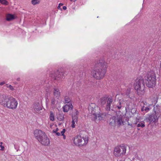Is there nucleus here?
<instances>
[{"instance_id":"1","label":"nucleus","mask_w":161,"mask_h":161,"mask_svg":"<svg viewBox=\"0 0 161 161\" xmlns=\"http://www.w3.org/2000/svg\"><path fill=\"white\" fill-rule=\"evenodd\" d=\"M107 64L102 58L95 63L91 72V75L94 78L100 80L104 76L106 72Z\"/></svg>"},{"instance_id":"2","label":"nucleus","mask_w":161,"mask_h":161,"mask_svg":"<svg viewBox=\"0 0 161 161\" xmlns=\"http://www.w3.org/2000/svg\"><path fill=\"white\" fill-rule=\"evenodd\" d=\"M145 83L147 86L149 88H153L156 85V76L154 71H148L145 77Z\"/></svg>"},{"instance_id":"3","label":"nucleus","mask_w":161,"mask_h":161,"mask_svg":"<svg viewBox=\"0 0 161 161\" xmlns=\"http://www.w3.org/2000/svg\"><path fill=\"white\" fill-rule=\"evenodd\" d=\"M109 124L115 126L116 125L120 126L124 125V121L123 117L121 115L112 116L110 119Z\"/></svg>"},{"instance_id":"4","label":"nucleus","mask_w":161,"mask_h":161,"mask_svg":"<svg viewBox=\"0 0 161 161\" xmlns=\"http://www.w3.org/2000/svg\"><path fill=\"white\" fill-rule=\"evenodd\" d=\"M135 89L138 93L142 94L145 89V83L143 79H137L134 84Z\"/></svg>"},{"instance_id":"5","label":"nucleus","mask_w":161,"mask_h":161,"mask_svg":"<svg viewBox=\"0 0 161 161\" xmlns=\"http://www.w3.org/2000/svg\"><path fill=\"white\" fill-rule=\"evenodd\" d=\"M88 137L85 136L82 137L80 136H75L74 140V143L78 146H84L86 145L88 142Z\"/></svg>"},{"instance_id":"6","label":"nucleus","mask_w":161,"mask_h":161,"mask_svg":"<svg viewBox=\"0 0 161 161\" xmlns=\"http://www.w3.org/2000/svg\"><path fill=\"white\" fill-rule=\"evenodd\" d=\"M126 147L125 146H120L116 147L114 151V154L116 157H122L126 152Z\"/></svg>"},{"instance_id":"7","label":"nucleus","mask_w":161,"mask_h":161,"mask_svg":"<svg viewBox=\"0 0 161 161\" xmlns=\"http://www.w3.org/2000/svg\"><path fill=\"white\" fill-rule=\"evenodd\" d=\"M6 108L14 110L17 107L18 102L17 100L12 96H9L7 103Z\"/></svg>"},{"instance_id":"8","label":"nucleus","mask_w":161,"mask_h":161,"mask_svg":"<svg viewBox=\"0 0 161 161\" xmlns=\"http://www.w3.org/2000/svg\"><path fill=\"white\" fill-rule=\"evenodd\" d=\"M64 73L63 71L53 72V73L50 74V76L52 77L54 80H61L64 76Z\"/></svg>"},{"instance_id":"9","label":"nucleus","mask_w":161,"mask_h":161,"mask_svg":"<svg viewBox=\"0 0 161 161\" xmlns=\"http://www.w3.org/2000/svg\"><path fill=\"white\" fill-rule=\"evenodd\" d=\"M158 119L155 114L148 115L146 118V120L147 122H148L150 124H155L158 121Z\"/></svg>"},{"instance_id":"10","label":"nucleus","mask_w":161,"mask_h":161,"mask_svg":"<svg viewBox=\"0 0 161 161\" xmlns=\"http://www.w3.org/2000/svg\"><path fill=\"white\" fill-rule=\"evenodd\" d=\"M88 108L89 112L92 114V117L93 116L97 118V113H96V109H98V108L97 107H96L95 104L94 103H91L90 104Z\"/></svg>"},{"instance_id":"11","label":"nucleus","mask_w":161,"mask_h":161,"mask_svg":"<svg viewBox=\"0 0 161 161\" xmlns=\"http://www.w3.org/2000/svg\"><path fill=\"white\" fill-rule=\"evenodd\" d=\"M38 141L42 145L44 146H48L49 145L50 143L49 138L46 134L39 140Z\"/></svg>"},{"instance_id":"12","label":"nucleus","mask_w":161,"mask_h":161,"mask_svg":"<svg viewBox=\"0 0 161 161\" xmlns=\"http://www.w3.org/2000/svg\"><path fill=\"white\" fill-rule=\"evenodd\" d=\"M34 134L35 138L38 141L46 135L45 133L44 132L38 129L35 130L34 131Z\"/></svg>"},{"instance_id":"13","label":"nucleus","mask_w":161,"mask_h":161,"mask_svg":"<svg viewBox=\"0 0 161 161\" xmlns=\"http://www.w3.org/2000/svg\"><path fill=\"white\" fill-rule=\"evenodd\" d=\"M9 96L2 95L0 96V104L6 107Z\"/></svg>"},{"instance_id":"14","label":"nucleus","mask_w":161,"mask_h":161,"mask_svg":"<svg viewBox=\"0 0 161 161\" xmlns=\"http://www.w3.org/2000/svg\"><path fill=\"white\" fill-rule=\"evenodd\" d=\"M53 95L54 97L58 98L60 96V92L58 87L55 86L53 88Z\"/></svg>"},{"instance_id":"15","label":"nucleus","mask_w":161,"mask_h":161,"mask_svg":"<svg viewBox=\"0 0 161 161\" xmlns=\"http://www.w3.org/2000/svg\"><path fill=\"white\" fill-rule=\"evenodd\" d=\"M73 108V106L72 103L69 104H66L63 107V111L64 112H68L69 109H72Z\"/></svg>"},{"instance_id":"16","label":"nucleus","mask_w":161,"mask_h":161,"mask_svg":"<svg viewBox=\"0 0 161 161\" xmlns=\"http://www.w3.org/2000/svg\"><path fill=\"white\" fill-rule=\"evenodd\" d=\"M33 108L36 112L39 111L42 109L40 104L38 103H36L34 104Z\"/></svg>"},{"instance_id":"17","label":"nucleus","mask_w":161,"mask_h":161,"mask_svg":"<svg viewBox=\"0 0 161 161\" xmlns=\"http://www.w3.org/2000/svg\"><path fill=\"white\" fill-rule=\"evenodd\" d=\"M78 117L75 115L72 116L71 127L73 128H74L75 127V123H77V121Z\"/></svg>"},{"instance_id":"18","label":"nucleus","mask_w":161,"mask_h":161,"mask_svg":"<svg viewBox=\"0 0 161 161\" xmlns=\"http://www.w3.org/2000/svg\"><path fill=\"white\" fill-rule=\"evenodd\" d=\"M107 103L106 105V108L107 110H110V106L112 102V99L111 98H108L107 100Z\"/></svg>"},{"instance_id":"19","label":"nucleus","mask_w":161,"mask_h":161,"mask_svg":"<svg viewBox=\"0 0 161 161\" xmlns=\"http://www.w3.org/2000/svg\"><path fill=\"white\" fill-rule=\"evenodd\" d=\"M102 116V114H101L100 113L97 114V118L94 117L92 116V119L93 120H95L97 119H98V120H101L103 119V117Z\"/></svg>"},{"instance_id":"20","label":"nucleus","mask_w":161,"mask_h":161,"mask_svg":"<svg viewBox=\"0 0 161 161\" xmlns=\"http://www.w3.org/2000/svg\"><path fill=\"white\" fill-rule=\"evenodd\" d=\"M140 106L142 107L141 108L144 109L146 106H149L150 105H151V104H149L148 103H147L146 102H142L140 103Z\"/></svg>"},{"instance_id":"21","label":"nucleus","mask_w":161,"mask_h":161,"mask_svg":"<svg viewBox=\"0 0 161 161\" xmlns=\"http://www.w3.org/2000/svg\"><path fill=\"white\" fill-rule=\"evenodd\" d=\"M14 19V15L11 14H8L6 16V20L8 21H10Z\"/></svg>"},{"instance_id":"22","label":"nucleus","mask_w":161,"mask_h":161,"mask_svg":"<svg viewBox=\"0 0 161 161\" xmlns=\"http://www.w3.org/2000/svg\"><path fill=\"white\" fill-rule=\"evenodd\" d=\"M159 109L160 107L159 106H156L155 107H154L153 110L156 115V114H158L160 112Z\"/></svg>"},{"instance_id":"23","label":"nucleus","mask_w":161,"mask_h":161,"mask_svg":"<svg viewBox=\"0 0 161 161\" xmlns=\"http://www.w3.org/2000/svg\"><path fill=\"white\" fill-rule=\"evenodd\" d=\"M57 119L59 121H63L64 119V115L63 114H59L57 116Z\"/></svg>"},{"instance_id":"24","label":"nucleus","mask_w":161,"mask_h":161,"mask_svg":"<svg viewBox=\"0 0 161 161\" xmlns=\"http://www.w3.org/2000/svg\"><path fill=\"white\" fill-rule=\"evenodd\" d=\"M64 100L65 103H68L69 104L71 103V99L68 96H65L64 97Z\"/></svg>"},{"instance_id":"25","label":"nucleus","mask_w":161,"mask_h":161,"mask_svg":"<svg viewBox=\"0 0 161 161\" xmlns=\"http://www.w3.org/2000/svg\"><path fill=\"white\" fill-rule=\"evenodd\" d=\"M41 0H32L31 1V3L33 5H35L39 4Z\"/></svg>"},{"instance_id":"26","label":"nucleus","mask_w":161,"mask_h":161,"mask_svg":"<svg viewBox=\"0 0 161 161\" xmlns=\"http://www.w3.org/2000/svg\"><path fill=\"white\" fill-rule=\"evenodd\" d=\"M133 155H134V156L132 158V160L137 159H141L139 158L138 154L136 153H134Z\"/></svg>"},{"instance_id":"27","label":"nucleus","mask_w":161,"mask_h":161,"mask_svg":"<svg viewBox=\"0 0 161 161\" xmlns=\"http://www.w3.org/2000/svg\"><path fill=\"white\" fill-rule=\"evenodd\" d=\"M149 106H146V107L144 109H143V108H141V111H145L146 112L149 111L150 109L148 107Z\"/></svg>"},{"instance_id":"28","label":"nucleus","mask_w":161,"mask_h":161,"mask_svg":"<svg viewBox=\"0 0 161 161\" xmlns=\"http://www.w3.org/2000/svg\"><path fill=\"white\" fill-rule=\"evenodd\" d=\"M145 126V125H144V122H142L140 123H139L137 125V127H141L143 128Z\"/></svg>"},{"instance_id":"29","label":"nucleus","mask_w":161,"mask_h":161,"mask_svg":"<svg viewBox=\"0 0 161 161\" xmlns=\"http://www.w3.org/2000/svg\"><path fill=\"white\" fill-rule=\"evenodd\" d=\"M107 101L106 98L105 97L101 99V103L102 105H104Z\"/></svg>"},{"instance_id":"30","label":"nucleus","mask_w":161,"mask_h":161,"mask_svg":"<svg viewBox=\"0 0 161 161\" xmlns=\"http://www.w3.org/2000/svg\"><path fill=\"white\" fill-rule=\"evenodd\" d=\"M0 2L1 4L5 5H7L8 4V1L6 0H0Z\"/></svg>"},{"instance_id":"31","label":"nucleus","mask_w":161,"mask_h":161,"mask_svg":"<svg viewBox=\"0 0 161 161\" xmlns=\"http://www.w3.org/2000/svg\"><path fill=\"white\" fill-rule=\"evenodd\" d=\"M50 119L52 121H53L54 120V115L53 112H51L50 113Z\"/></svg>"},{"instance_id":"32","label":"nucleus","mask_w":161,"mask_h":161,"mask_svg":"<svg viewBox=\"0 0 161 161\" xmlns=\"http://www.w3.org/2000/svg\"><path fill=\"white\" fill-rule=\"evenodd\" d=\"M56 103V101L55 98L53 97H52L51 98V103L52 105H53V106L55 105Z\"/></svg>"},{"instance_id":"33","label":"nucleus","mask_w":161,"mask_h":161,"mask_svg":"<svg viewBox=\"0 0 161 161\" xmlns=\"http://www.w3.org/2000/svg\"><path fill=\"white\" fill-rule=\"evenodd\" d=\"M118 104H119L120 105H121L122 107L125 104L124 100L122 99H119L118 102Z\"/></svg>"},{"instance_id":"34","label":"nucleus","mask_w":161,"mask_h":161,"mask_svg":"<svg viewBox=\"0 0 161 161\" xmlns=\"http://www.w3.org/2000/svg\"><path fill=\"white\" fill-rule=\"evenodd\" d=\"M6 86L7 87L9 88L10 90L12 91H13L14 90V87L11 85H8V84H7Z\"/></svg>"},{"instance_id":"35","label":"nucleus","mask_w":161,"mask_h":161,"mask_svg":"<svg viewBox=\"0 0 161 161\" xmlns=\"http://www.w3.org/2000/svg\"><path fill=\"white\" fill-rule=\"evenodd\" d=\"M130 89H127L126 91H125V94L128 96L129 94H130Z\"/></svg>"},{"instance_id":"36","label":"nucleus","mask_w":161,"mask_h":161,"mask_svg":"<svg viewBox=\"0 0 161 161\" xmlns=\"http://www.w3.org/2000/svg\"><path fill=\"white\" fill-rule=\"evenodd\" d=\"M79 114V111L78 110H75V111L74 113H73V114H72V116H73L74 115H75L77 117V115Z\"/></svg>"},{"instance_id":"37","label":"nucleus","mask_w":161,"mask_h":161,"mask_svg":"<svg viewBox=\"0 0 161 161\" xmlns=\"http://www.w3.org/2000/svg\"><path fill=\"white\" fill-rule=\"evenodd\" d=\"M63 4L62 3H60L59 4L58 6V8L59 9L61 10H62V9L60 8L61 7L63 6Z\"/></svg>"},{"instance_id":"38","label":"nucleus","mask_w":161,"mask_h":161,"mask_svg":"<svg viewBox=\"0 0 161 161\" xmlns=\"http://www.w3.org/2000/svg\"><path fill=\"white\" fill-rule=\"evenodd\" d=\"M117 107L119 109H121V108L122 105H120V104L118 103L117 104Z\"/></svg>"},{"instance_id":"39","label":"nucleus","mask_w":161,"mask_h":161,"mask_svg":"<svg viewBox=\"0 0 161 161\" xmlns=\"http://www.w3.org/2000/svg\"><path fill=\"white\" fill-rule=\"evenodd\" d=\"M65 132V129H63L62 131L61 132V135H64V134Z\"/></svg>"},{"instance_id":"40","label":"nucleus","mask_w":161,"mask_h":161,"mask_svg":"<svg viewBox=\"0 0 161 161\" xmlns=\"http://www.w3.org/2000/svg\"><path fill=\"white\" fill-rule=\"evenodd\" d=\"M0 147H1V150L3 151L4 150V147L3 146L1 145H0Z\"/></svg>"},{"instance_id":"41","label":"nucleus","mask_w":161,"mask_h":161,"mask_svg":"<svg viewBox=\"0 0 161 161\" xmlns=\"http://www.w3.org/2000/svg\"><path fill=\"white\" fill-rule=\"evenodd\" d=\"M5 82L4 81L0 83V85L2 86L3 85L5 84Z\"/></svg>"},{"instance_id":"42","label":"nucleus","mask_w":161,"mask_h":161,"mask_svg":"<svg viewBox=\"0 0 161 161\" xmlns=\"http://www.w3.org/2000/svg\"><path fill=\"white\" fill-rule=\"evenodd\" d=\"M58 128H57L55 130H53V132L54 133H56L57 132V131H58Z\"/></svg>"},{"instance_id":"43","label":"nucleus","mask_w":161,"mask_h":161,"mask_svg":"<svg viewBox=\"0 0 161 161\" xmlns=\"http://www.w3.org/2000/svg\"><path fill=\"white\" fill-rule=\"evenodd\" d=\"M56 135L58 136H59L60 135V133L59 132H57L55 133Z\"/></svg>"},{"instance_id":"44","label":"nucleus","mask_w":161,"mask_h":161,"mask_svg":"<svg viewBox=\"0 0 161 161\" xmlns=\"http://www.w3.org/2000/svg\"><path fill=\"white\" fill-rule=\"evenodd\" d=\"M139 119L136 118V122L135 123V124H137V122L139 121Z\"/></svg>"},{"instance_id":"45","label":"nucleus","mask_w":161,"mask_h":161,"mask_svg":"<svg viewBox=\"0 0 161 161\" xmlns=\"http://www.w3.org/2000/svg\"><path fill=\"white\" fill-rule=\"evenodd\" d=\"M63 8L64 10H66L67 9V8L66 6H64L63 7Z\"/></svg>"},{"instance_id":"46","label":"nucleus","mask_w":161,"mask_h":161,"mask_svg":"<svg viewBox=\"0 0 161 161\" xmlns=\"http://www.w3.org/2000/svg\"><path fill=\"white\" fill-rule=\"evenodd\" d=\"M128 125H129L131 126V127H132V125L131 124H130L129 122H128Z\"/></svg>"},{"instance_id":"47","label":"nucleus","mask_w":161,"mask_h":161,"mask_svg":"<svg viewBox=\"0 0 161 161\" xmlns=\"http://www.w3.org/2000/svg\"><path fill=\"white\" fill-rule=\"evenodd\" d=\"M62 136H63L64 139H65V138H66V136H65L64 135H63Z\"/></svg>"},{"instance_id":"48","label":"nucleus","mask_w":161,"mask_h":161,"mask_svg":"<svg viewBox=\"0 0 161 161\" xmlns=\"http://www.w3.org/2000/svg\"><path fill=\"white\" fill-rule=\"evenodd\" d=\"M17 81H19L20 80V78H17Z\"/></svg>"},{"instance_id":"49","label":"nucleus","mask_w":161,"mask_h":161,"mask_svg":"<svg viewBox=\"0 0 161 161\" xmlns=\"http://www.w3.org/2000/svg\"><path fill=\"white\" fill-rule=\"evenodd\" d=\"M46 91L47 92H48L49 91L48 89H46Z\"/></svg>"},{"instance_id":"50","label":"nucleus","mask_w":161,"mask_h":161,"mask_svg":"<svg viewBox=\"0 0 161 161\" xmlns=\"http://www.w3.org/2000/svg\"><path fill=\"white\" fill-rule=\"evenodd\" d=\"M0 144L2 145V144H3V142H0Z\"/></svg>"},{"instance_id":"51","label":"nucleus","mask_w":161,"mask_h":161,"mask_svg":"<svg viewBox=\"0 0 161 161\" xmlns=\"http://www.w3.org/2000/svg\"><path fill=\"white\" fill-rule=\"evenodd\" d=\"M14 148H16V147H14Z\"/></svg>"},{"instance_id":"52","label":"nucleus","mask_w":161,"mask_h":161,"mask_svg":"<svg viewBox=\"0 0 161 161\" xmlns=\"http://www.w3.org/2000/svg\"><path fill=\"white\" fill-rule=\"evenodd\" d=\"M14 148H16V147H14Z\"/></svg>"}]
</instances>
